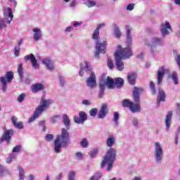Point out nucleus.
<instances>
[{
  "mask_svg": "<svg viewBox=\"0 0 180 180\" xmlns=\"http://www.w3.org/2000/svg\"><path fill=\"white\" fill-rule=\"evenodd\" d=\"M106 47H108V41L102 40L97 41L96 45L95 57L96 58H99V53H103V54H105V53H106Z\"/></svg>",
  "mask_w": 180,
  "mask_h": 180,
  "instance_id": "nucleus-9",
  "label": "nucleus"
},
{
  "mask_svg": "<svg viewBox=\"0 0 180 180\" xmlns=\"http://www.w3.org/2000/svg\"><path fill=\"white\" fill-rule=\"evenodd\" d=\"M116 160V150L110 148L106 155L103 157V160L101 163V168H103L105 165H108L107 171H110L113 167V162Z\"/></svg>",
  "mask_w": 180,
  "mask_h": 180,
  "instance_id": "nucleus-6",
  "label": "nucleus"
},
{
  "mask_svg": "<svg viewBox=\"0 0 180 180\" xmlns=\"http://www.w3.org/2000/svg\"><path fill=\"white\" fill-rule=\"evenodd\" d=\"M171 77H172V79H173L174 84H175L176 85H177V84H178V74L176 73V72H173L172 73Z\"/></svg>",
  "mask_w": 180,
  "mask_h": 180,
  "instance_id": "nucleus-32",
  "label": "nucleus"
},
{
  "mask_svg": "<svg viewBox=\"0 0 180 180\" xmlns=\"http://www.w3.org/2000/svg\"><path fill=\"white\" fill-rule=\"evenodd\" d=\"M83 105H86L87 106H89V105H91V101H88V100H84L82 101Z\"/></svg>",
  "mask_w": 180,
  "mask_h": 180,
  "instance_id": "nucleus-54",
  "label": "nucleus"
},
{
  "mask_svg": "<svg viewBox=\"0 0 180 180\" xmlns=\"http://www.w3.org/2000/svg\"><path fill=\"white\" fill-rule=\"evenodd\" d=\"M20 51V46H15V48L14 49V54H15V57H19Z\"/></svg>",
  "mask_w": 180,
  "mask_h": 180,
  "instance_id": "nucleus-41",
  "label": "nucleus"
},
{
  "mask_svg": "<svg viewBox=\"0 0 180 180\" xmlns=\"http://www.w3.org/2000/svg\"><path fill=\"white\" fill-rule=\"evenodd\" d=\"M53 139H54V136H53V134H47L45 137V140L47 141H51Z\"/></svg>",
  "mask_w": 180,
  "mask_h": 180,
  "instance_id": "nucleus-46",
  "label": "nucleus"
},
{
  "mask_svg": "<svg viewBox=\"0 0 180 180\" xmlns=\"http://www.w3.org/2000/svg\"><path fill=\"white\" fill-rule=\"evenodd\" d=\"M165 91L163 90H159V95L158 96L157 103L159 105L160 102L165 101Z\"/></svg>",
  "mask_w": 180,
  "mask_h": 180,
  "instance_id": "nucleus-26",
  "label": "nucleus"
},
{
  "mask_svg": "<svg viewBox=\"0 0 180 180\" xmlns=\"http://www.w3.org/2000/svg\"><path fill=\"white\" fill-rule=\"evenodd\" d=\"M106 85V83H101L100 84V91H105V86Z\"/></svg>",
  "mask_w": 180,
  "mask_h": 180,
  "instance_id": "nucleus-52",
  "label": "nucleus"
},
{
  "mask_svg": "<svg viewBox=\"0 0 180 180\" xmlns=\"http://www.w3.org/2000/svg\"><path fill=\"white\" fill-rule=\"evenodd\" d=\"M31 89L33 94H37V92H40V91H43V89H44V85L37 83L32 85Z\"/></svg>",
  "mask_w": 180,
  "mask_h": 180,
  "instance_id": "nucleus-20",
  "label": "nucleus"
},
{
  "mask_svg": "<svg viewBox=\"0 0 180 180\" xmlns=\"http://www.w3.org/2000/svg\"><path fill=\"white\" fill-rule=\"evenodd\" d=\"M132 180H141V177L140 176H135L132 179Z\"/></svg>",
  "mask_w": 180,
  "mask_h": 180,
  "instance_id": "nucleus-60",
  "label": "nucleus"
},
{
  "mask_svg": "<svg viewBox=\"0 0 180 180\" xmlns=\"http://www.w3.org/2000/svg\"><path fill=\"white\" fill-rule=\"evenodd\" d=\"M70 144V133L65 128L62 129L61 135H58L54 141L56 153H60L62 147H67Z\"/></svg>",
  "mask_w": 180,
  "mask_h": 180,
  "instance_id": "nucleus-3",
  "label": "nucleus"
},
{
  "mask_svg": "<svg viewBox=\"0 0 180 180\" xmlns=\"http://www.w3.org/2000/svg\"><path fill=\"white\" fill-rule=\"evenodd\" d=\"M125 30L127 32V43L128 45L131 44V27L130 25L125 26Z\"/></svg>",
  "mask_w": 180,
  "mask_h": 180,
  "instance_id": "nucleus-21",
  "label": "nucleus"
},
{
  "mask_svg": "<svg viewBox=\"0 0 180 180\" xmlns=\"http://www.w3.org/2000/svg\"><path fill=\"white\" fill-rule=\"evenodd\" d=\"M119 112H114V118H113V121L115 122V124L116 126H117L119 124V122H117L119 120Z\"/></svg>",
  "mask_w": 180,
  "mask_h": 180,
  "instance_id": "nucleus-34",
  "label": "nucleus"
},
{
  "mask_svg": "<svg viewBox=\"0 0 180 180\" xmlns=\"http://www.w3.org/2000/svg\"><path fill=\"white\" fill-rule=\"evenodd\" d=\"M18 171H19V179L20 180H25V170L23 168L18 167Z\"/></svg>",
  "mask_w": 180,
  "mask_h": 180,
  "instance_id": "nucleus-30",
  "label": "nucleus"
},
{
  "mask_svg": "<svg viewBox=\"0 0 180 180\" xmlns=\"http://www.w3.org/2000/svg\"><path fill=\"white\" fill-rule=\"evenodd\" d=\"M164 44V41L159 37H154L151 40V47H157L158 46H162Z\"/></svg>",
  "mask_w": 180,
  "mask_h": 180,
  "instance_id": "nucleus-19",
  "label": "nucleus"
},
{
  "mask_svg": "<svg viewBox=\"0 0 180 180\" xmlns=\"http://www.w3.org/2000/svg\"><path fill=\"white\" fill-rule=\"evenodd\" d=\"M107 64H108V67H109L110 68V70H112V68H113L114 65H113V62L112 61V60L108 59L107 61Z\"/></svg>",
  "mask_w": 180,
  "mask_h": 180,
  "instance_id": "nucleus-47",
  "label": "nucleus"
},
{
  "mask_svg": "<svg viewBox=\"0 0 180 180\" xmlns=\"http://www.w3.org/2000/svg\"><path fill=\"white\" fill-rule=\"evenodd\" d=\"M4 18L0 20V31L2 30V29H5V27H6V23L11 25V22L13 19V13H12V9L9 7L6 8H4Z\"/></svg>",
  "mask_w": 180,
  "mask_h": 180,
  "instance_id": "nucleus-7",
  "label": "nucleus"
},
{
  "mask_svg": "<svg viewBox=\"0 0 180 180\" xmlns=\"http://www.w3.org/2000/svg\"><path fill=\"white\" fill-rule=\"evenodd\" d=\"M172 112L169 111L168 112L166 116V120H165L166 131H169V127H171V123H172Z\"/></svg>",
  "mask_w": 180,
  "mask_h": 180,
  "instance_id": "nucleus-18",
  "label": "nucleus"
},
{
  "mask_svg": "<svg viewBox=\"0 0 180 180\" xmlns=\"http://www.w3.org/2000/svg\"><path fill=\"white\" fill-rule=\"evenodd\" d=\"M22 146L20 145H17L13 148V153H19Z\"/></svg>",
  "mask_w": 180,
  "mask_h": 180,
  "instance_id": "nucleus-43",
  "label": "nucleus"
},
{
  "mask_svg": "<svg viewBox=\"0 0 180 180\" xmlns=\"http://www.w3.org/2000/svg\"><path fill=\"white\" fill-rule=\"evenodd\" d=\"M98 96L99 98H103V90H100Z\"/></svg>",
  "mask_w": 180,
  "mask_h": 180,
  "instance_id": "nucleus-57",
  "label": "nucleus"
},
{
  "mask_svg": "<svg viewBox=\"0 0 180 180\" xmlns=\"http://www.w3.org/2000/svg\"><path fill=\"white\" fill-rule=\"evenodd\" d=\"M60 119H61L60 115H55L51 117V123H58V122H60Z\"/></svg>",
  "mask_w": 180,
  "mask_h": 180,
  "instance_id": "nucleus-35",
  "label": "nucleus"
},
{
  "mask_svg": "<svg viewBox=\"0 0 180 180\" xmlns=\"http://www.w3.org/2000/svg\"><path fill=\"white\" fill-rule=\"evenodd\" d=\"M26 97V95L25 94H20L18 98V101L20 103L23 102V101L25 100V98Z\"/></svg>",
  "mask_w": 180,
  "mask_h": 180,
  "instance_id": "nucleus-42",
  "label": "nucleus"
},
{
  "mask_svg": "<svg viewBox=\"0 0 180 180\" xmlns=\"http://www.w3.org/2000/svg\"><path fill=\"white\" fill-rule=\"evenodd\" d=\"M108 105L103 104L100 111L98 112V117L99 119H103L106 115H108Z\"/></svg>",
  "mask_w": 180,
  "mask_h": 180,
  "instance_id": "nucleus-17",
  "label": "nucleus"
},
{
  "mask_svg": "<svg viewBox=\"0 0 180 180\" xmlns=\"http://www.w3.org/2000/svg\"><path fill=\"white\" fill-rule=\"evenodd\" d=\"M166 72H169V70L165 69V68L164 66L161 67L158 69V85H161V82H162L164 75Z\"/></svg>",
  "mask_w": 180,
  "mask_h": 180,
  "instance_id": "nucleus-12",
  "label": "nucleus"
},
{
  "mask_svg": "<svg viewBox=\"0 0 180 180\" xmlns=\"http://www.w3.org/2000/svg\"><path fill=\"white\" fill-rule=\"evenodd\" d=\"M12 136H13V130L10 129V130L6 131L1 138L0 144L1 143H2V141H7V143H11V138L12 137Z\"/></svg>",
  "mask_w": 180,
  "mask_h": 180,
  "instance_id": "nucleus-16",
  "label": "nucleus"
},
{
  "mask_svg": "<svg viewBox=\"0 0 180 180\" xmlns=\"http://www.w3.org/2000/svg\"><path fill=\"white\" fill-rule=\"evenodd\" d=\"M174 4H176V5L180 6V0H174Z\"/></svg>",
  "mask_w": 180,
  "mask_h": 180,
  "instance_id": "nucleus-61",
  "label": "nucleus"
},
{
  "mask_svg": "<svg viewBox=\"0 0 180 180\" xmlns=\"http://www.w3.org/2000/svg\"><path fill=\"white\" fill-rule=\"evenodd\" d=\"M168 29L169 30H171V25L169 24V22L165 21V25L164 24H162L160 27V31L162 34V37H165L167 34H169V32L168 31Z\"/></svg>",
  "mask_w": 180,
  "mask_h": 180,
  "instance_id": "nucleus-15",
  "label": "nucleus"
},
{
  "mask_svg": "<svg viewBox=\"0 0 180 180\" xmlns=\"http://www.w3.org/2000/svg\"><path fill=\"white\" fill-rule=\"evenodd\" d=\"M78 25H79V22H75V23H73V26H78Z\"/></svg>",
  "mask_w": 180,
  "mask_h": 180,
  "instance_id": "nucleus-64",
  "label": "nucleus"
},
{
  "mask_svg": "<svg viewBox=\"0 0 180 180\" xmlns=\"http://www.w3.org/2000/svg\"><path fill=\"white\" fill-rule=\"evenodd\" d=\"M124 84V82L123 81V79L120 77L116 78L114 82L111 77H108L106 80V85L108 89H115V88L120 89L123 86Z\"/></svg>",
  "mask_w": 180,
  "mask_h": 180,
  "instance_id": "nucleus-8",
  "label": "nucleus"
},
{
  "mask_svg": "<svg viewBox=\"0 0 180 180\" xmlns=\"http://www.w3.org/2000/svg\"><path fill=\"white\" fill-rule=\"evenodd\" d=\"M101 176H102V174L96 173L90 179V180H98L101 178Z\"/></svg>",
  "mask_w": 180,
  "mask_h": 180,
  "instance_id": "nucleus-40",
  "label": "nucleus"
},
{
  "mask_svg": "<svg viewBox=\"0 0 180 180\" xmlns=\"http://www.w3.org/2000/svg\"><path fill=\"white\" fill-rule=\"evenodd\" d=\"M92 69L91 66H89V63L84 62V63L80 64V71L79 72V75L80 77H84V72H91L89 77H88L86 80V85L90 88H95L96 86V76H95V73L91 72Z\"/></svg>",
  "mask_w": 180,
  "mask_h": 180,
  "instance_id": "nucleus-4",
  "label": "nucleus"
},
{
  "mask_svg": "<svg viewBox=\"0 0 180 180\" xmlns=\"http://www.w3.org/2000/svg\"><path fill=\"white\" fill-rule=\"evenodd\" d=\"M40 126H42L43 127V130L44 131V130H46V126L44 125V121H41L40 122Z\"/></svg>",
  "mask_w": 180,
  "mask_h": 180,
  "instance_id": "nucleus-55",
  "label": "nucleus"
},
{
  "mask_svg": "<svg viewBox=\"0 0 180 180\" xmlns=\"http://www.w3.org/2000/svg\"><path fill=\"white\" fill-rule=\"evenodd\" d=\"M150 88L152 91L153 95H155V94H157V91H155V84H154V82H150Z\"/></svg>",
  "mask_w": 180,
  "mask_h": 180,
  "instance_id": "nucleus-36",
  "label": "nucleus"
},
{
  "mask_svg": "<svg viewBox=\"0 0 180 180\" xmlns=\"http://www.w3.org/2000/svg\"><path fill=\"white\" fill-rule=\"evenodd\" d=\"M24 60L25 61L30 60L32 67L35 68V70H37V68H39V63H37V60L34 57V55H33L32 53H30V55H27L25 57Z\"/></svg>",
  "mask_w": 180,
  "mask_h": 180,
  "instance_id": "nucleus-13",
  "label": "nucleus"
},
{
  "mask_svg": "<svg viewBox=\"0 0 180 180\" xmlns=\"http://www.w3.org/2000/svg\"><path fill=\"white\" fill-rule=\"evenodd\" d=\"M71 30H72V27H68L65 29V32H71Z\"/></svg>",
  "mask_w": 180,
  "mask_h": 180,
  "instance_id": "nucleus-59",
  "label": "nucleus"
},
{
  "mask_svg": "<svg viewBox=\"0 0 180 180\" xmlns=\"http://www.w3.org/2000/svg\"><path fill=\"white\" fill-rule=\"evenodd\" d=\"M53 103V101L46 100L44 97H41L39 105L37 108L34 115L29 119L28 123H32V122H34L44 110H47L49 109V106Z\"/></svg>",
  "mask_w": 180,
  "mask_h": 180,
  "instance_id": "nucleus-5",
  "label": "nucleus"
},
{
  "mask_svg": "<svg viewBox=\"0 0 180 180\" xmlns=\"http://www.w3.org/2000/svg\"><path fill=\"white\" fill-rule=\"evenodd\" d=\"M15 158H16V156L15 155V154L11 153L10 154L9 157L7 158L6 162L8 164H11V162H12V160H15Z\"/></svg>",
  "mask_w": 180,
  "mask_h": 180,
  "instance_id": "nucleus-37",
  "label": "nucleus"
},
{
  "mask_svg": "<svg viewBox=\"0 0 180 180\" xmlns=\"http://www.w3.org/2000/svg\"><path fill=\"white\" fill-rule=\"evenodd\" d=\"M0 174L1 176L5 175V174H7L6 170H5V168H4V166L0 165Z\"/></svg>",
  "mask_w": 180,
  "mask_h": 180,
  "instance_id": "nucleus-45",
  "label": "nucleus"
},
{
  "mask_svg": "<svg viewBox=\"0 0 180 180\" xmlns=\"http://www.w3.org/2000/svg\"><path fill=\"white\" fill-rule=\"evenodd\" d=\"M80 144L82 147H83L84 148H86L89 143L88 142V139H86V138H84L82 140Z\"/></svg>",
  "mask_w": 180,
  "mask_h": 180,
  "instance_id": "nucleus-33",
  "label": "nucleus"
},
{
  "mask_svg": "<svg viewBox=\"0 0 180 180\" xmlns=\"http://www.w3.org/2000/svg\"><path fill=\"white\" fill-rule=\"evenodd\" d=\"M143 92V90L141 88L134 87V99L136 102L134 103L130 101L129 99H126L122 101V106L124 108H129L130 110L133 113H136L137 112H140L141 108H140V97L139 95Z\"/></svg>",
  "mask_w": 180,
  "mask_h": 180,
  "instance_id": "nucleus-2",
  "label": "nucleus"
},
{
  "mask_svg": "<svg viewBox=\"0 0 180 180\" xmlns=\"http://www.w3.org/2000/svg\"><path fill=\"white\" fill-rule=\"evenodd\" d=\"M91 158H94L98 154V149L94 150L93 151L89 153Z\"/></svg>",
  "mask_w": 180,
  "mask_h": 180,
  "instance_id": "nucleus-49",
  "label": "nucleus"
},
{
  "mask_svg": "<svg viewBox=\"0 0 180 180\" xmlns=\"http://www.w3.org/2000/svg\"><path fill=\"white\" fill-rule=\"evenodd\" d=\"M136 78H137V75H136V73H129L127 75L128 82L131 85H134V84H136Z\"/></svg>",
  "mask_w": 180,
  "mask_h": 180,
  "instance_id": "nucleus-24",
  "label": "nucleus"
},
{
  "mask_svg": "<svg viewBox=\"0 0 180 180\" xmlns=\"http://www.w3.org/2000/svg\"><path fill=\"white\" fill-rule=\"evenodd\" d=\"M175 143L178 144V135H176L175 137Z\"/></svg>",
  "mask_w": 180,
  "mask_h": 180,
  "instance_id": "nucleus-62",
  "label": "nucleus"
},
{
  "mask_svg": "<svg viewBox=\"0 0 180 180\" xmlns=\"http://www.w3.org/2000/svg\"><path fill=\"white\" fill-rule=\"evenodd\" d=\"M115 37H117V39L121 37L122 32H120V30L119 29V27H115Z\"/></svg>",
  "mask_w": 180,
  "mask_h": 180,
  "instance_id": "nucleus-38",
  "label": "nucleus"
},
{
  "mask_svg": "<svg viewBox=\"0 0 180 180\" xmlns=\"http://www.w3.org/2000/svg\"><path fill=\"white\" fill-rule=\"evenodd\" d=\"M59 79H60L61 86H64V84H65V82L64 80V77L59 76Z\"/></svg>",
  "mask_w": 180,
  "mask_h": 180,
  "instance_id": "nucleus-51",
  "label": "nucleus"
},
{
  "mask_svg": "<svg viewBox=\"0 0 180 180\" xmlns=\"http://www.w3.org/2000/svg\"><path fill=\"white\" fill-rule=\"evenodd\" d=\"M79 117H74V120L75 123H77L78 124H84V122H85V120L88 119V117H86V113H85V112L84 111H81L79 113Z\"/></svg>",
  "mask_w": 180,
  "mask_h": 180,
  "instance_id": "nucleus-14",
  "label": "nucleus"
},
{
  "mask_svg": "<svg viewBox=\"0 0 180 180\" xmlns=\"http://www.w3.org/2000/svg\"><path fill=\"white\" fill-rule=\"evenodd\" d=\"M18 75L20 77V79L22 82H23V73H24V70H23V65L20 64L18 68Z\"/></svg>",
  "mask_w": 180,
  "mask_h": 180,
  "instance_id": "nucleus-29",
  "label": "nucleus"
},
{
  "mask_svg": "<svg viewBox=\"0 0 180 180\" xmlns=\"http://www.w3.org/2000/svg\"><path fill=\"white\" fill-rule=\"evenodd\" d=\"M12 123L16 127V129H23V122H18V118L15 116L11 117Z\"/></svg>",
  "mask_w": 180,
  "mask_h": 180,
  "instance_id": "nucleus-25",
  "label": "nucleus"
},
{
  "mask_svg": "<svg viewBox=\"0 0 180 180\" xmlns=\"http://www.w3.org/2000/svg\"><path fill=\"white\" fill-rule=\"evenodd\" d=\"M63 123L66 127V129H70V126L71 124V121H70V117H68V115L67 114L63 115Z\"/></svg>",
  "mask_w": 180,
  "mask_h": 180,
  "instance_id": "nucleus-28",
  "label": "nucleus"
},
{
  "mask_svg": "<svg viewBox=\"0 0 180 180\" xmlns=\"http://www.w3.org/2000/svg\"><path fill=\"white\" fill-rule=\"evenodd\" d=\"M68 178L69 180H74V178H75V172H70Z\"/></svg>",
  "mask_w": 180,
  "mask_h": 180,
  "instance_id": "nucleus-48",
  "label": "nucleus"
},
{
  "mask_svg": "<svg viewBox=\"0 0 180 180\" xmlns=\"http://www.w3.org/2000/svg\"><path fill=\"white\" fill-rule=\"evenodd\" d=\"M103 26H105L104 23L100 24L94 30L93 33V37H92L94 40H96V39L99 37V29H101V27H103Z\"/></svg>",
  "mask_w": 180,
  "mask_h": 180,
  "instance_id": "nucleus-27",
  "label": "nucleus"
},
{
  "mask_svg": "<svg viewBox=\"0 0 180 180\" xmlns=\"http://www.w3.org/2000/svg\"><path fill=\"white\" fill-rule=\"evenodd\" d=\"M164 152L162 151V147H161V144L159 142L155 143V158L157 162H161L162 160V155Z\"/></svg>",
  "mask_w": 180,
  "mask_h": 180,
  "instance_id": "nucleus-11",
  "label": "nucleus"
},
{
  "mask_svg": "<svg viewBox=\"0 0 180 180\" xmlns=\"http://www.w3.org/2000/svg\"><path fill=\"white\" fill-rule=\"evenodd\" d=\"M32 32H34V40L35 41H39L40 39H41V30L39 28H34L32 30Z\"/></svg>",
  "mask_w": 180,
  "mask_h": 180,
  "instance_id": "nucleus-23",
  "label": "nucleus"
},
{
  "mask_svg": "<svg viewBox=\"0 0 180 180\" xmlns=\"http://www.w3.org/2000/svg\"><path fill=\"white\" fill-rule=\"evenodd\" d=\"M106 143L108 147H112L113 144H115V138L113 137L108 138L107 139Z\"/></svg>",
  "mask_w": 180,
  "mask_h": 180,
  "instance_id": "nucleus-31",
  "label": "nucleus"
},
{
  "mask_svg": "<svg viewBox=\"0 0 180 180\" xmlns=\"http://www.w3.org/2000/svg\"><path fill=\"white\" fill-rule=\"evenodd\" d=\"M96 113H98V109L97 108H92L89 111L90 116H92L93 117H95V116H96Z\"/></svg>",
  "mask_w": 180,
  "mask_h": 180,
  "instance_id": "nucleus-39",
  "label": "nucleus"
},
{
  "mask_svg": "<svg viewBox=\"0 0 180 180\" xmlns=\"http://www.w3.org/2000/svg\"><path fill=\"white\" fill-rule=\"evenodd\" d=\"M6 79L8 84H11V82H12V79H13V72H7L6 73V77H0V82L3 86L2 87L3 92H6V89H8V84H6Z\"/></svg>",
  "mask_w": 180,
  "mask_h": 180,
  "instance_id": "nucleus-10",
  "label": "nucleus"
},
{
  "mask_svg": "<svg viewBox=\"0 0 180 180\" xmlns=\"http://www.w3.org/2000/svg\"><path fill=\"white\" fill-rule=\"evenodd\" d=\"M127 11H133L134 9V4H129L127 7Z\"/></svg>",
  "mask_w": 180,
  "mask_h": 180,
  "instance_id": "nucleus-50",
  "label": "nucleus"
},
{
  "mask_svg": "<svg viewBox=\"0 0 180 180\" xmlns=\"http://www.w3.org/2000/svg\"><path fill=\"white\" fill-rule=\"evenodd\" d=\"M133 56V51L130 48H122V46H117V50L115 53V65L118 71H122L124 68V63L122 60H127Z\"/></svg>",
  "mask_w": 180,
  "mask_h": 180,
  "instance_id": "nucleus-1",
  "label": "nucleus"
},
{
  "mask_svg": "<svg viewBox=\"0 0 180 180\" xmlns=\"http://www.w3.org/2000/svg\"><path fill=\"white\" fill-rule=\"evenodd\" d=\"M61 178H63V173L59 174L58 176H56L57 180H60Z\"/></svg>",
  "mask_w": 180,
  "mask_h": 180,
  "instance_id": "nucleus-58",
  "label": "nucleus"
},
{
  "mask_svg": "<svg viewBox=\"0 0 180 180\" xmlns=\"http://www.w3.org/2000/svg\"><path fill=\"white\" fill-rule=\"evenodd\" d=\"M138 58H143V53L137 56Z\"/></svg>",
  "mask_w": 180,
  "mask_h": 180,
  "instance_id": "nucleus-63",
  "label": "nucleus"
},
{
  "mask_svg": "<svg viewBox=\"0 0 180 180\" xmlns=\"http://www.w3.org/2000/svg\"><path fill=\"white\" fill-rule=\"evenodd\" d=\"M76 4H77V1H75V0H74V1L70 4V7H71V8H74V6H75Z\"/></svg>",
  "mask_w": 180,
  "mask_h": 180,
  "instance_id": "nucleus-56",
  "label": "nucleus"
},
{
  "mask_svg": "<svg viewBox=\"0 0 180 180\" xmlns=\"http://www.w3.org/2000/svg\"><path fill=\"white\" fill-rule=\"evenodd\" d=\"M42 63L44 64V65H46L47 70H49L50 71H53V70H54V64L53 63V61L50 60V59H43Z\"/></svg>",
  "mask_w": 180,
  "mask_h": 180,
  "instance_id": "nucleus-22",
  "label": "nucleus"
},
{
  "mask_svg": "<svg viewBox=\"0 0 180 180\" xmlns=\"http://www.w3.org/2000/svg\"><path fill=\"white\" fill-rule=\"evenodd\" d=\"M76 158H77V160H82V158H84V154H82L80 152H77L76 153Z\"/></svg>",
  "mask_w": 180,
  "mask_h": 180,
  "instance_id": "nucleus-44",
  "label": "nucleus"
},
{
  "mask_svg": "<svg viewBox=\"0 0 180 180\" xmlns=\"http://www.w3.org/2000/svg\"><path fill=\"white\" fill-rule=\"evenodd\" d=\"M132 123L134 126H137V124H139V120H137V118H134L132 120Z\"/></svg>",
  "mask_w": 180,
  "mask_h": 180,
  "instance_id": "nucleus-53",
  "label": "nucleus"
}]
</instances>
